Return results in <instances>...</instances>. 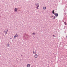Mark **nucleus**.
<instances>
[{"label": "nucleus", "instance_id": "nucleus-1", "mask_svg": "<svg viewBox=\"0 0 67 67\" xmlns=\"http://www.w3.org/2000/svg\"><path fill=\"white\" fill-rule=\"evenodd\" d=\"M18 37V35H17V34H16V35L14 36V38H15L16 37Z\"/></svg>", "mask_w": 67, "mask_h": 67}, {"label": "nucleus", "instance_id": "nucleus-2", "mask_svg": "<svg viewBox=\"0 0 67 67\" xmlns=\"http://www.w3.org/2000/svg\"><path fill=\"white\" fill-rule=\"evenodd\" d=\"M54 14H55L56 16H58V15L57 13V14L55 13Z\"/></svg>", "mask_w": 67, "mask_h": 67}, {"label": "nucleus", "instance_id": "nucleus-3", "mask_svg": "<svg viewBox=\"0 0 67 67\" xmlns=\"http://www.w3.org/2000/svg\"><path fill=\"white\" fill-rule=\"evenodd\" d=\"M35 58H37V54H36L35 55Z\"/></svg>", "mask_w": 67, "mask_h": 67}, {"label": "nucleus", "instance_id": "nucleus-4", "mask_svg": "<svg viewBox=\"0 0 67 67\" xmlns=\"http://www.w3.org/2000/svg\"><path fill=\"white\" fill-rule=\"evenodd\" d=\"M18 10V9H16V8H15V11H16H16H17V10Z\"/></svg>", "mask_w": 67, "mask_h": 67}, {"label": "nucleus", "instance_id": "nucleus-5", "mask_svg": "<svg viewBox=\"0 0 67 67\" xmlns=\"http://www.w3.org/2000/svg\"><path fill=\"white\" fill-rule=\"evenodd\" d=\"M64 23L65 24V25H67V23H66V22H65Z\"/></svg>", "mask_w": 67, "mask_h": 67}, {"label": "nucleus", "instance_id": "nucleus-6", "mask_svg": "<svg viewBox=\"0 0 67 67\" xmlns=\"http://www.w3.org/2000/svg\"><path fill=\"white\" fill-rule=\"evenodd\" d=\"M33 52L34 54H36V51H35V52L34 51Z\"/></svg>", "mask_w": 67, "mask_h": 67}, {"label": "nucleus", "instance_id": "nucleus-7", "mask_svg": "<svg viewBox=\"0 0 67 67\" xmlns=\"http://www.w3.org/2000/svg\"><path fill=\"white\" fill-rule=\"evenodd\" d=\"M43 9L44 10H45V9H46V7H43Z\"/></svg>", "mask_w": 67, "mask_h": 67}, {"label": "nucleus", "instance_id": "nucleus-8", "mask_svg": "<svg viewBox=\"0 0 67 67\" xmlns=\"http://www.w3.org/2000/svg\"><path fill=\"white\" fill-rule=\"evenodd\" d=\"M39 7V5L37 6V9H38V8Z\"/></svg>", "mask_w": 67, "mask_h": 67}, {"label": "nucleus", "instance_id": "nucleus-9", "mask_svg": "<svg viewBox=\"0 0 67 67\" xmlns=\"http://www.w3.org/2000/svg\"><path fill=\"white\" fill-rule=\"evenodd\" d=\"M52 13L53 14H54V10H53L52 11Z\"/></svg>", "mask_w": 67, "mask_h": 67}, {"label": "nucleus", "instance_id": "nucleus-10", "mask_svg": "<svg viewBox=\"0 0 67 67\" xmlns=\"http://www.w3.org/2000/svg\"><path fill=\"white\" fill-rule=\"evenodd\" d=\"M27 66V67H30V64H28Z\"/></svg>", "mask_w": 67, "mask_h": 67}, {"label": "nucleus", "instance_id": "nucleus-11", "mask_svg": "<svg viewBox=\"0 0 67 67\" xmlns=\"http://www.w3.org/2000/svg\"><path fill=\"white\" fill-rule=\"evenodd\" d=\"M47 67H49V65L47 64Z\"/></svg>", "mask_w": 67, "mask_h": 67}, {"label": "nucleus", "instance_id": "nucleus-12", "mask_svg": "<svg viewBox=\"0 0 67 67\" xmlns=\"http://www.w3.org/2000/svg\"><path fill=\"white\" fill-rule=\"evenodd\" d=\"M55 18L56 17H55V16H54V18H53V19H55Z\"/></svg>", "mask_w": 67, "mask_h": 67}, {"label": "nucleus", "instance_id": "nucleus-13", "mask_svg": "<svg viewBox=\"0 0 67 67\" xmlns=\"http://www.w3.org/2000/svg\"><path fill=\"white\" fill-rule=\"evenodd\" d=\"M33 34L35 35V33H33Z\"/></svg>", "mask_w": 67, "mask_h": 67}, {"label": "nucleus", "instance_id": "nucleus-14", "mask_svg": "<svg viewBox=\"0 0 67 67\" xmlns=\"http://www.w3.org/2000/svg\"><path fill=\"white\" fill-rule=\"evenodd\" d=\"M37 4H36V6H37Z\"/></svg>", "mask_w": 67, "mask_h": 67}, {"label": "nucleus", "instance_id": "nucleus-15", "mask_svg": "<svg viewBox=\"0 0 67 67\" xmlns=\"http://www.w3.org/2000/svg\"><path fill=\"white\" fill-rule=\"evenodd\" d=\"M7 32H8V30H7L6 33H7Z\"/></svg>", "mask_w": 67, "mask_h": 67}, {"label": "nucleus", "instance_id": "nucleus-16", "mask_svg": "<svg viewBox=\"0 0 67 67\" xmlns=\"http://www.w3.org/2000/svg\"><path fill=\"white\" fill-rule=\"evenodd\" d=\"M53 36H54V37H55V35H53Z\"/></svg>", "mask_w": 67, "mask_h": 67}]
</instances>
